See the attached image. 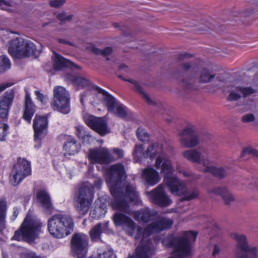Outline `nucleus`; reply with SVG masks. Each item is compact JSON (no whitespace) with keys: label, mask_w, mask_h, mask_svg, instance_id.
Segmentation results:
<instances>
[{"label":"nucleus","mask_w":258,"mask_h":258,"mask_svg":"<svg viewBox=\"0 0 258 258\" xmlns=\"http://www.w3.org/2000/svg\"><path fill=\"white\" fill-rule=\"evenodd\" d=\"M35 112V106L31 100L30 95L27 93L25 96V111L23 114L24 119L30 123Z\"/></svg>","instance_id":"obj_29"},{"label":"nucleus","mask_w":258,"mask_h":258,"mask_svg":"<svg viewBox=\"0 0 258 258\" xmlns=\"http://www.w3.org/2000/svg\"><path fill=\"white\" fill-rule=\"evenodd\" d=\"M13 85L12 83H6L0 84V93L5 90L7 88L11 87Z\"/></svg>","instance_id":"obj_59"},{"label":"nucleus","mask_w":258,"mask_h":258,"mask_svg":"<svg viewBox=\"0 0 258 258\" xmlns=\"http://www.w3.org/2000/svg\"><path fill=\"white\" fill-rule=\"evenodd\" d=\"M221 251V247L218 244H214L213 251H212V255L213 256H216L217 255L219 254Z\"/></svg>","instance_id":"obj_54"},{"label":"nucleus","mask_w":258,"mask_h":258,"mask_svg":"<svg viewBox=\"0 0 258 258\" xmlns=\"http://www.w3.org/2000/svg\"><path fill=\"white\" fill-rule=\"evenodd\" d=\"M47 118L45 116L36 114L33 124L35 141H39L44 137L47 133Z\"/></svg>","instance_id":"obj_19"},{"label":"nucleus","mask_w":258,"mask_h":258,"mask_svg":"<svg viewBox=\"0 0 258 258\" xmlns=\"http://www.w3.org/2000/svg\"><path fill=\"white\" fill-rule=\"evenodd\" d=\"M183 156L188 161L195 163L201 164L204 168V173H210L214 176L219 178L225 177L227 174V168L222 167L217 168L213 165L210 152L206 148L193 149L185 151Z\"/></svg>","instance_id":"obj_2"},{"label":"nucleus","mask_w":258,"mask_h":258,"mask_svg":"<svg viewBox=\"0 0 258 258\" xmlns=\"http://www.w3.org/2000/svg\"><path fill=\"white\" fill-rule=\"evenodd\" d=\"M42 226L40 221L28 213L20 228L15 232L11 240H24L32 243L36 239L39 238L40 234L42 232Z\"/></svg>","instance_id":"obj_5"},{"label":"nucleus","mask_w":258,"mask_h":258,"mask_svg":"<svg viewBox=\"0 0 258 258\" xmlns=\"http://www.w3.org/2000/svg\"><path fill=\"white\" fill-rule=\"evenodd\" d=\"M7 205L5 200H0V232L2 233L7 226Z\"/></svg>","instance_id":"obj_33"},{"label":"nucleus","mask_w":258,"mask_h":258,"mask_svg":"<svg viewBox=\"0 0 258 258\" xmlns=\"http://www.w3.org/2000/svg\"><path fill=\"white\" fill-rule=\"evenodd\" d=\"M173 224V221L170 218L164 217H158L151 224L148 225L144 230L142 227L138 226L135 238L138 239L142 235L144 236H149L153 233L170 228Z\"/></svg>","instance_id":"obj_9"},{"label":"nucleus","mask_w":258,"mask_h":258,"mask_svg":"<svg viewBox=\"0 0 258 258\" xmlns=\"http://www.w3.org/2000/svg\"><path fill=\"white\" fill-rule=\"evenodd\" d=\"M173 168L170 162L166 160L163 164V171L164 173L163 182L168 187L172 195L183 196V200L190 201L199 195V191L194 188L188 191L187 188L183 181H180L178 178L172 176Z\"/></svg>","instance_id":"obj_3"},{"label":"nucleus","mask_w":258,"mask_h":258,"mask_svg":"<svg viewBox=\"0 0 258 258\" xmlns=\"http://www.w3.org/2000/svg\"><path fill=\"white\" fill-rule=\"evenodd\" d=\"M76 134L79 138H82V137L84 135V133H82L83 132L84 128L83 126H76Z\"/></svg>","instance_id":"obj_57"},{"label":"nucleus","mask_w":258,"mask_h":258,"mask_svg":"<svg viewBox=\"0 0 258 258\" xmlns=\"http://www.w3.org/2000/svg\"><path fill=\"white\" fill-rule=\"evenodd\" d=\"M65 3V0H51L49 2L50 7L58 8Z\"/></svg>","instance_id":"obj_50"},{"label":"nucleus","mask_w":258,"mask_h":258,"mask_svg":"<svg viewBox=\"0 0 258 258\" xmlns=\"http://www.w3.org/2000/svg\"><path fill=\"white\" fill-rule=\"evenodd\" d=\"M82 140L84 143L90 144L93 140V137L90 135H84L82 137Z\"/></svg>","instance_id":"obj_55"},{"label":"nucleus","mask_w":258,"mask_h":258,"mask_svg":"<svg viewBox=\"0 0 258 258\" xmlns=\"http://www.w3.org/2000/svg\"><path fill=\"white\" fill-rule=\"evenodd\" d=\"M137 136L138 138L143 142L147 141L149 139V134L143 128H139L137 130Z\"/></svg>","instance_id":"obj_45"},{"label":"nucleus","mask_w":258,"mask_h":258,"mask_svg":"<svg viewBox=\"0 0 258 258\" xmlns=\"http://www.w3.org/2000/svg\"><path fill=\"white\" fill-rule=\"evenodd\" d=\"M20 212V209L17 207H14L13 209V215L12 218L13 220H15L17 216L18 215Z\"/></svg>","instance_id":"obj_62"},{"label":"nucleus","mask_w":258,"mask_h":258,"mask_svg":"<svg viewBox=\"0 0 258 258\" xmlns=\"http://www.w3.org/2000/svg\"><path fill=\"white\" fill-rule=\"evenodd\" d=\"M164 186L161 184L151 191L147 192L153 203L162 207L169 206L172 203V200L167 195L164 190Z\"/></svg>","instance_id":"obj_16"},{"label":"nucleus","mask_w":258,"mask_h":258,"mask_svg":"<svg viewBox=\"0 0 258 258\" xmlns=\"http://www.w3.org/2000/svg\"><path fill=\"white\" fill-rule=\"evenodd\" d=\"M110 112L121 118H124L127 115V108L123 104L118 102L114 108V111Z\"/></svg>","instance_id":"obj_38"},{"label":"nucleus","mask_w":258,"mask_h":258,"mask_svg":"<svg viewBox=\"0 0 258 258\" xmlns=\"http://www.w3.org/2000/svg\"><path fill=\"white\" fill-rule=\"evenodd\" d=\"M94 88L97 91L102 95V103L106 106L108 111H114V108L119 102L103 89L98 86H95Z\"/></svg>","instance_id":"obj_24"},{"label":"nucleus","mask_w":258,"mask_h":258,"mask_svg":"<svg viewBox=\"0 0 258 258\" xmlns=\"http://www.w3.org/2000/svg\"><path fill=\"white\" fill-rule=\"evenodd\" d=\"M56 17L60 21V23L62 24L71 21L74 17V15L72 14H68L65 12H62L59 13Z\"/></svg>","instance_id":"obj_42"},{"label":"nucleus","mask_w":258,"mask_h":258,"mask_svg":"<svg viewBox=\"0 0 258 258\" xmlns=\"http://www.w3.org/2000/svg\"><path fill=\"white\" fill-rule=\"evenodd\" d=\"M240 93V92L236 89L235 87L230 91L229 94L227 97V99L229 101H237L242 97Z\"/></svg>","instance_id":"obj_43"},{"label":"nucleus","mask_w":258,"mask_h":258,"mask_svg":"<svg viewBox=\"0 0 258 258\" xmlns=\"http://www.w3.org/2000/svg\"><path fill=\"white\" fill-rule=\"evenodd\" d=\"M35 94L37 96V99L40 101L43 104L45 103L48 100V98L41 93L39 91H35Z\"/></svg>","instance_id":"obj_52"},{"label":"nucleus","mask_w":258,"mask_h":258,"mask_svg":"<svg viewBox=\"0 0 258 258\" xmlns=\"http://www.w3.org/2000/svg\"><path fill=\"white\" fill-rule=\"evenodd\" d=\"M113 152L117 156L118 158H121L123 157L124 152L122 149L114 148L113 150Z\"/></svg>","instance_id":"obj_56"},{"label":"nucleus","mask_w":258,"mask_h":258,"mask_svg":"<svg viewBox=\"0 0 258 258\" xmlns=\"http://www.w3.org/2000/svg\"><path fill=\"white\" fill-rule=\"evenodd\" d=\"M236 89L242 94V96L244 98L256 93L258 91L257 89L253 88L250 86H237L236 87Z\"/></svg>","instance_id":"obj_36"},{"label":"nucleus","mask_w":258,"mask_h":258,"mask_svg":"<svg viewBox=\"0 0 258 258\" xmlns=\"http://www.w3.org/2000/svg\"><path fill=\"white\" fill-rule=\"evenodd\" d=\"M142 177L146 184L151 186L156 184L160 180L158 172L151 168L143 170Z\"/></svg>","instance_id":"obj_25"},{"label":"nucleus","mask_w":258,"mask_h":258,"mask_svg":"<svg viewBox=\"0 0 258 258\" xmlns=\"http://www.w3.org/2000/svg\"><path fill=\"white\" fill-rule=\"evenodd\" d=\"M26 258H41L38 256H36L34 253L28 252L25 254Z\"/></svg>","instance_id":"obj_63"},{"label":"nucleus","mask_w":258,"mask_h":258,"mask_svg":"<svg viewBox=\"0 0 258 258\" xmlns=\"http://www.w3.org/2000/svg\"><path fill=\"white\" fill-rule=\"evenodd\" d=\"M84 119L90 128L101 136H103L107 134V123L102 118L90 114H85L84 115Z\"/></svg>","instance_id":"obj_18"},{"label":"nucleus","mask_w":258,"mask_h":258,"mask_svg":"<svg viewBox=\"0 0 258 258\" xmlns=\"http://www.w3.org/2000/svg\"><path fill=\"white\" fill-rule=\"evenodd\" d=\"M255 119V116L252 113H247L243 115L241 117V121L244 123H249L254 121Z\"/></svg>","instance_id":"obj_49"},{"label":"nucleus","mask_w":258,"mask_h":258,"mask_svg":"<svg viewBox=\"0 0 258 258\" xmlns=\"http://www.w3.org/2000/svg\"><path fill=\"white\" fill-rule=\"evenodd\" d=\"M119 77L122 79H123L124 81L128 82L133 84H134L135 89L136 91H137L140 95L141 96V97L147 102L148 104L150 105H156V103L154 101H153L149 94L145 93L142 87V86L140 85L139 83L137 82L136 81L132 80V79H124L122 78L121 76H119Z\"/></svg>","instance_id":"obj_31"},{"label":"nucleus","mask_w":258,"mask_h":258,"mask_svg":"<svg viewBox=\"0 0 258 258\" xmlns=\"http://www.w3.org/2000/svg\"><path fill=\"white\" fill-rule=\"evenodd\" d=\"M225 189V187H216L208 189V192L211 195H219L222 196V195Z\"/></svg>","instance_id":"obj_48"},{"label":"nucleus","mask_w":258,"mask_h":258,"mask_svg":"<svg viewBox=\"0 0 258 258\" xmlns=\"http://www.w3.org/2000/svg\"><path fill=\"white\" fill-rule=\"evenodd\" d=\"M113 252L111 248L107 247L102 252L98 253L97 256L93 257L92 256L89 258H112Z\"/></svg>","instance_id":"obj_44"},{"label":"nucleus","mask_w":258,"mask_h":258,"mask_svg":"<svg viewBox=\"0 0 258 258\" xmlns=\"http://www.w3.org/2000/svg\"><path fill=\"white\" fill-rule=\"evenodd\" d=\"M94 195L92 184L88 182L82 183L75 195V207L81 215H85L90 210Z\"/></svg>","instance_id":"obj_7"},{"label":"nucleus","mask_w":258,"mask_h":258,"mask_svg":"<svg viewBox=\"0 0 258 258\" xmlns=\"http://www.w3.org/2000/svg\"><path fill=\"white\" fill-rule=\"evenodd\" d=\"M89 238L83 233H75L71 240L73 251L77 258H86L88 250Z\"/></svg>","instance_id":"obj_12"},{"label":"nucleus","mask_w":258,"mask_h":258,"mask_svg":"<svg viewBox=\"0 0 258 258\" xmlns=\"http://www.w3.org/2000/svg\"><path fill=\"white\" fill-rule=\"evenodd\" d=\"M180 145L186 148H194L198 146L200 140L196 133L195 126L192 125H187L179 133Z\"/></svg>","instance_id":"obj_13"},{"label":"nucleus","mask_w":258,"mask_h":258,"mask_svg":"<svg viewBox=\"0 0 258 258\" xmlns=\"http://www.w3.org/2000/svg\"><path fill=\"white\" fill-rule=\"evenodd\" d=\"M11 68V63L9 58L5 55L0 56V73H4Z\"/></svg>","instance_id":"obj_39"},{"label":"nucleus","mask_w":258,"mask_h":258,"mask_svg":"<svg viewBox=\"0 0 258 258\" xmlns=\"http://www.w3.org/2000/svg\"><path fill=\"white\" fill-rule=\"evenodd\" d=\"M180 66L181 68L184 71H188L190 68H191V65L189 62L183 63L181 64Z\"/></svg>","instance_id":"obj_61"},{"label":"nucleus","mask_w":258,"mask_h":258,"mask_svg":"<svg viewBox=\"0 0 258 258\" xmlns=\"http://www.w3.org/2000/svg\"><path fill=\"white\" fill-rule=\"evenodd\" d=\"M182 85L184 87L187 89L192 88V82L191 81L183 80L182 81Z\"/></svg>","instance_id":"obj_60"},{"label":"nucleus","mask_w":258,"mask_h":258,"mask_svg":"<svg viewBox=\"0 0 258 258\" xmlns=\"http://www.w3.org/2000/svg\"><path fill=\"white\" fill-rule=\"evenodd\" d=\"M65 78L76 87L78 88V89L88 87L90 86V83L89 81L80 75L68 74L66 75Z\"/></svg>","instance_id":"obj_27"},{"label":"nucleus","mask_w":258,"mask_h":258,"mask_svg":"<svg viewBox=\"0 0 258 258\" xmlns=\"http://www.w3.org/2000/svg\"><path fill=\"white\" fill-rule=\"evenodd\" d=\"M31 173L30 162L24 158H19L14 166L10 176V182L14 186L17 185L22 180Z\"/></svg>","instance_id":"obj_11"},{"label":"nucleus","mask_w":258,"mask_h":258,"mask_svg":"<svg viewBox=\"0 0 258 258\" xmlns=\"http://www.w3.org/2000/svg\"><path fill=\"white\" fill-rule=\"evenodd\" d=\"M102 232H103L102 230V223H98L90 231V235L91 239L94 241L100 239Z\"/></svg>","instance_id":"obj_37"},{"label":"nucleus","mask_w":258,"mask_h":258,"mask_svg":"<svg viewBox=\"0 0 258 258\" xmlns=\"http://www.w3.org/2000/svg\"><path fill=\"white\" fill-rule=\"evenodd\" d=\"M87 157L93 164H107L112 161L108 149L104 147L90 149Z\"/></svg>","instance_id":"obj_14"},{"label":"nucleus","mask_w":258,"mask_h":258,"mask_svg":"<svg viewBox=\"0 0 258 258\" xmlns=\"http://www.w3.org/2000/svg\"><path fill=\"white\" fill-rule=\"evenodd\" d=\"M91 51L96 54H101L104 56L109 55L112 52V49L111 47H106L104 49L101 50L95 47H92Z\"/></svg>","instance_id":"obj_41"},{"label":"nucleus","mask_w":258,"mask_h":258,"mask_svg":"<svg viewBox=\"0 0 258 258\" xmlns=\"http://www.w3.org/2000/svg\"><path fill=\"white\" fill-rule=\"evenodd\" d=\"M8 47L9 53L13 57L17 58H24L40 54L39 51L33 42L22 38L11 40Z\"/></svg>","instance_id":"obj_8"},{"label":"nucleus","mask_w":258,"mask_h":258,"mask_svg":"<svg viewBox=\"0 0 258 258\" xmlns=\"http://www.w3.org/2000/svg\"><path fill=\"white\" fill-rule=\"evenodd\" d=\"M257 249L255 247L235 248L234 253V258H256Z\"/></svg>","instance_id":"obj_28"},{"label":"nucleus","mask_w":258,"mask_h":258,"mask_svg":"<svg viewBox=\"0 0 258 258\" xmlns=\"http://www.w3.org/2000/svg\"><path fill=\"white\" fill-rule=\"evenodd\" d=\"M197 233L192 231L183 233L181 236H166L162 243L167 247H172L173 251L171 256L168 258H187L191 255L190 242L195 241Z\"/></svg>","instance_id":"obj_4"},{"label":"nucleus","mask_w":258,"mask_h":258,"mask_svg":"<svg viewBox=\"0 0 258 258\" xmlns=\"http://www.w3.org/2000/svg\"><path fill=\"white\" fill-rule=\"evenodd\" d=\"M256 182L255 180L252 179L251 181H249L248 183H246L245 184L247 185L249 188L253 189L254 186L256 185Z\"/></svg>","instance_id":"obj_64"},{"label":"nucleus","mask_w":258,"mask_h":258,"mask_svg":"<svg viewBox=\"0 0 258 258\" xmlns=\"http://www.w3.org/2000/svg\"><path fill=\"white\" fill-rule=\"evenodd\" d=\"M125 173L124 167L121 164H113L106 173V182L110 184V190L114 198L112 206L114 209L120 210L126 214H130L131 210L128 200L137 203L138 194L136 187L132 184L126 186L125 192L119 186Z\"/></svg>","instance_id":"obj_1"},{"label":"nucleus","mask_w":258,"mask_h":258,"mask_svg":"<svg viewBox=\"0 0 258 258\" xmlns=\"http://www.w3.org/2000/svg\"><path fill=\"white\" fill-rule=\"evenodd\" d=\"M113 220L116 226H123L128 227L131 231L128 234L132 236L136 228L134 221L125 214L119 212H116L113 217Z\"/></svg>","instance_id":"obj_21"},{"label":"nucleus","mask_w":258,"mask_h":258,"mask_svg":"<svg viewBox=\"0 0 258 258\" xmlns=\"http://www.w3.org/2000/svg\"><path fill=\"white\" fill-rule=\"evenodd\" d=\"M102 180L100 178H97L95 179L94 182V184L93 185V189L94 188H97L98 189H100L101 187V185L102 184Z\"/></svg>","instance_id":"obj_53"},{"label":"nucleus","mask_w":258,"mask_h":258,"mask_svg":"<svg viewBox=\"0 0 258 258\" xmlns=\"http://www.w3.org/2000/svg\"><path fill=\"white\" fill-rule=\"evenodd\" d=\"M221 197L224 201L225 204L227 205H231L235 200L234 196L228 190L227 188L224 191Z\"/></svg>","instance_id":"obj_40"},{"label":"nucleus","mask_w":258,"mask_h":258,"mask_svg":"<svg viewBox=\"0 0 258 258\" xmlns=\"http://www.w3.org/2000/svg\"><path fill=\"white\" fill-rule=\"evenodd\" d=\"M15 96V91L12 89L7 91L4 96L0 99V117L5 118L8 110L12 105Z\"/></svg>","instance_id":"obj_22"},{"label":"nucleus","mask_w":258,"mask_h":258,"mask_svg":"<svg viewBox=\"0 0 258 258\" xmlns=\"http://www.w3.org/2000/svg\"><path fill=\"white\" fill-rule=\"evenodd\" d=\"M133 154L136 162L141 161L144 157L148 158L146 156V152L144 151V147L142 144L136 145Z\"/></svg>","instance_id":"obj_35"},{"label":"nucleus","mask_w":258,"mask_h":258,"mask_svg":"<svg viewBox=\"0 0 258 258\" xmlns=\"http://www.w3.org/2000/svg\"><path fill=\"white\" fill-rule=\"evenodd\" d=\"M163 153V148L161 144L159 143H154L150 145L146 151V154L147 157L151 159L154 158L156 156L159 155L156 160L155 166L157 169L161 168L162 173L164 175L163 171V164L164 162L168 160L172 166L171 161Z\"/></svg>","instance_id":"obj_15"},{"label":"nucleus","mask_w":258,"mask_h":258,"mask_svg":"<svg viewBox=\"0 0 258 258\" xmlns=\"http://www.w3.org/2000/svg\"><path fill=\"white\" fill-rule=\"evenodd\" d=\"M246 154L251 155L254 157H258V150L251 147H248L243 149L242 152V156H244Z\"/></svg>","instance_id":"obj_47"},{"label":"nucleus","mask_w":258,"mask_h":258,"mask_svg":"<svg viewBox=\"0 0 258 258\" xmlns=\"http://www.w3.org/2000/svg\"><path fill=\"white\" fill-rule=\"evenodd\" d=\"M157 212L155 211L145 208L134 213V218L136 221L147 223L157 216Z\"/></svg>","instance_id":"obj_23"},{"label":"nucleus","mask_w":258,"mask_h":258,"mask_svg":"<svg viewBox=\"0 0 258 258\" xmlns=\"http://www.w3.org/2000/svg\"><path fill=\"white\" fill-rule=\"evenodd\" d=\"M230 236L231 238L236 242L235 248L254 247V246L248 245L247 238L244 234L234 232L231 233Z\"/></svg>","instance_id":"obj_30"},{"label":"nucleus","mask_w":258,"mask_h":258,"mask_svg":"<svg viewBox=\"0 0 258 258\" xmlns=\"http://www.w3.org/2000/svg\"><path fill=\"white\" fill-rule=\"evenodd\" d=\"M216 78V74L211 70L204 68L201 72L199 82L202 83H208L213 81Z\"/></svg>","instance_id":"obj_34"},{"label":"nucleus","mask_w":258,"mask_h":258,"mask_svg":"<svg viewBox=\"0 0 258 258\" xmlns=\"http://www.w3.org/2000/svg\"><path fill=\"white\" fill-rule=\"evenodd\" d=\"M0 7L3 10L8 11V7H13V5L10 0H0Z\"/></svg>","instance_id":"obj_51"},{"label":"nucleus","mask_w":258,"mask_h":258,"mask_svg":"<svg viewBox=\"0 0 258 258\" xmlns=\"http://www.w3.org/2000/svg\"><path fill=\"white\" fill-rule=\"evenodd\" d=\"M64 150V155H72L78 152L79 146L77 144V142L74 139L69 138L67 140L63 145Z\"/></svg>","instance_id":"obj_32"},{"label":"nucleus","mask_w":258,"mask_h":258,"mask_svg":"<svg viewBox=\"0 0 258 258\" xmlns=\"http://www.w3.org/2000/svg\"><path fill=\"white\" fill-rule=\"evenodd\" d=\"M54 54V56L52 58L53 67L55 70H61L64 67H73L76 69H80V67L75 64L70 60L67 59L61 55Z\"/></svg>","instance_id":"obj_26"},{"label":"nucleus","mask_w":258,"mask_h":258,"mask_svg":"<svg viewBox=\"0 0 258 258\" xmlns=\"http://www.w3.org/2000/svg\"><path fill=\"white\" fill-rule=\"evenodd\" d=\"M38 203L47 214H51L53 210V206L49 194L44 189H41L36 193Z\"/></svg>","instance_id":"obj_20"},{"label":"nucleus","mask_w":258,"mask_h":258,"mask_svg":"<svg viewBox=\"0 0 258 258\" xmlns=\"http://www.w3.org/2000/svg\"><path fill=\"white\" fill-rule=\"evenodd\" d=\"M74 223L71 217L65 214H55L47 220V229L50 234L57 238H62L73 231Z\"/></svg>","instance_id":"obj_6"},{"label":"nucleus","mask_w":258,"mask_h":258,"mask_svg":"<svg viewBox=\"0 0 258 258\" xmlns=\"http://www.w3.org/2000/svg\"><path fill=\"white\" fill-rule=\"evenodd\" d=\"M192 55L189 53H181L178 55V59L179 60H183L186 58L192 57Z\"/></svg>","instance_id":"obj_58"},{"label":"nucleus","mask_w":258,"mask_h":258,"mask_svg":"<svg viewBox=\"0 0 258 258\" xmlns=\"http://www.w3.org/2000/svg\"><path fill=\"white\" fill-rule=\"evenodd\" d=\"M53 98L51 107L53 110H57L63 114H68L70 112L69 92L63 87L56 86L53 90Z\"/></svg>","instance_id":"obj_10"},{"label":"nucleus","mask_w":258,"mask_h":258,"mask_svg":"<svg viewBox=\"0 0 258 258\" xmlns=\"http://www.w3.org/2000/svg\"><path fill=\"white\" fill-rule=\"evenodd\" d=\"M148 237L142 235L139 238L142 239L136 249L135 258H151L154 254V247Z\"/></svg>","instance_id":"obj_17"},{"label":"nucleus","mask_w":258,"mask_h":258,"mask_svg":"<svg viewBox=\"0 0 258 258\" xmlns=\"http://www.w3.org/2000/svg\"><path fill=\"white\" fill-rule=\"evenodd\" d=\"M9 126L4 123H0V140L4 141L8 133Z\"/></svg>","instance_id":"obj_46"}]
</instances>
